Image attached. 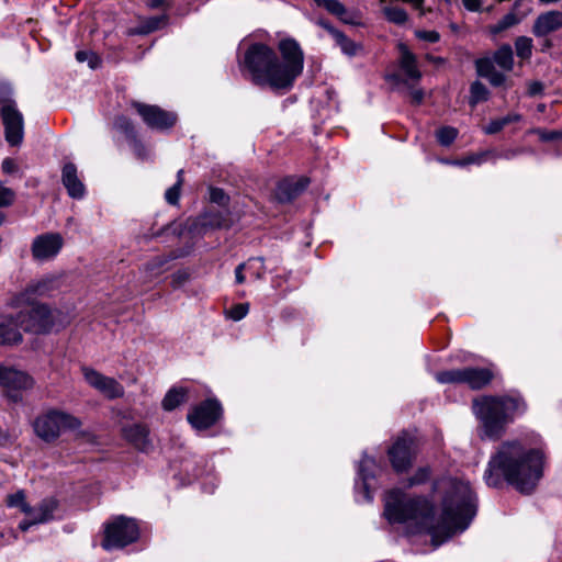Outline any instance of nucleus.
I'll list each match as a JSON object with an SVG mask.
<instances>
[{
    "instance_id": "nucleus-1",
    "label": "nucleus",
    "mask_w": 562,
    "mask_h": 562,
    "mask_svg": "<svg viewBox=\"0 0 562 562\" xmlns=\"http://www.w3.org/2000/svg\"><path fill=\"white\" fill-rule=\"evenodd\" d=\"M474 495L468 483L452 482L451 494L442 503V514L435 518L432 503L423 496L406 497L400 488L387 492L384 516L390 522H412L417 532L450 536L464 529L475 514Z\"/></svg>"
},
{
    "instance_id": "nucleus-2",
    "label": "nucleus",
    "mask_w": 562,
    "mask_h": 562,
    "mask_svg": "<svg viewBox=\"0 0 562 562\" xmlns=\"http://www.w3.org/2000/svg\"><path fill=\"white\" fill-rule=\"evenodd\" d=\"M278 49L280 58L270 46L254 43L245 52L243 67L254 85L286 93L303 72L304 53L293 38L281 40Z\"/></svg>"
},
{
    "instance_id": "nucleus-3",
    "label": "nucleus",
    "mask_w": 562,
    "mask_h": 562,
    "mask_svg": "<svg viewBox=\"0 0 562 562\" xmlns=\"http://www.w3.org/2000/svg\"><path fill=\"white\" fill-rule=\"evenodd\" d=\"M544 453L540 448H528L520 440L499 445L485 471L488 486L499 487L507 482L522 494H530L543 475Z\"/></svg>"
},
{
    "instance_id": "nucleus-4",
    "label": "nucleus",
    "mask_w": 562,
    "mask_h": 562,
    "mask_svg": "<svg viewBox=\"0 0 562 562\" xmlns=\"http://www.w3.org/2000/svg\"><path fill=\"white\" fill-rule=\"evenodd\" d=\"M473 411L481 422V437L491 440L501 439L508 424L526 411L520 396H482L473 401Z\"/></svg>"
},
{
    "instance_id": "nucleus-5",
    "label": "nucleus",
    "mask_w": 562,
    "mask_h": 562,
    "mask_svg": "<svg viewBox=\"0 0 562 562\" xmlns=\"http://www.w3.org/2000/svg\"><path fill=\"white\" fill-rule=\"evenodd\" d=\"M81 425L78 417L59 409L45 411L32 423L35 435L46 443L56 441L66 430L79 429Z\"/></svg>"
},
{
    "instance_id": "nucleus-6",
    "label": "nucleus",
    "mask_w": 562,
    "mask_h": 562,
    "mask_svg": "<svg viewBox=\"0 0 562 562\" xmlns=\"http://www.w3.org/2000/svg\"><path fill=\"white\" fill-rule=\"evenodd\" d=\"M139 538V527L135 519L117 516L104 526L101 546L104 550L123 549Z\"/></svg>"
},
{
    "instance_id": "nucleus-7",
    "label": "nucleus",
    "mask_w": 562,
    "mask_h": 562,
    "mask_svg": "<svg viewBox=\"0 0 562 562\" xmlns=\"http://www.w3.org/2000/svg\"><path fill=\"white\" fill-rule=\"evenodd\" d=\"M416 454L415 439L407 431L401 432L387 450L390 463L396 473L407 472Z\"/></svg>"
},
{
    "instance_id": "nucleus-8",
    "label": "nucleus",
    "mask_w": 562,
    "mask_h": 562,
    "mask_svg": "<svg viewBox=\"0 0 562 562\" xmlns=\"http://www.w3.org/2000/svg\"><path fill=\"white\" fill-rule=\"evenodd\" d=\"M15 317L20 328L26 333L45 334L54 325L52 311L45 304H32L30 310L20 311Z\"/></svg>"
},
{
    "instance_id": "nucleus-9",
    "label": "nucleus",
    "mask_w": 562,
    "mask_h": 562,
    "mask_svg": "<svg viewBox=\"0 0 562 562\" xmlns=\"http://www.w3.org/2000/svg\"><path fill=\"white\" fill-rule=\"evenodd\" d=\"M0 115L4 126L5 140L11 146L20 145L24 136V119L15 102L13 100L4 101L0 109Z\"/></svg>"
},
{
    "instance_id": "nucleus-10",
    "label": "nucleus",
    "mask_w": 562,
    "mask_h": 562,
    "mask_svg": "<svg viewBox=\"0 0 562 562\" xmlns=\"http://www.w3.org/2000/svg\"><path fill=\"white\" fill-rule=\"evenodd\" d=\"M132 106L140 115L144 123L153 130H168L177 122L176 113L166 111L158 105H150L134 101L132 102Z\"/></svg>"
},
{
    "instance_id": "nucleus-11",
    "label": "nucleus",
    "mask_w": 562,
    "mask_h": 562,
    "mask_svg": "<svg viewBox=\"0 0 562 562\" xmlns=\"http://www.w3.org/2000/svg\"><path fill=\"white\" fill-rule=\"evenodd\" d=\"M64 246V238L59 233H44L36 236L31 245L32 257L36 261L54 259Z\"/></svg>"
},
{
    "instance_id": "nucleus-12",
    "label": "nucleus",
    "mask_w": 562,
    "mask_h": 562,
    "mask_svg": "<svg viewBox=\"0 0 562 562\" xmlns=\"http://www.w3.org/2000/svg\"><path fill=\"white\" fill-rule=\"evenodd\" d=\"M222 415V407L215 400H206L188 414V422L193 428L203 430L213 426Z\"/></svg>"
},
{
    "instance_id": "nucleus-13",
    "label": "nucleus",
    "mask_w": 562,
    "mask_h": 562,
    "mask_svg": "<svg viewBox=\"0 0 562 562\" xmlns=\"http://www.w3.org/2000/svg\"><path fill=\"white\" fill-rule=\"evenodd\" d=\"M82 373L87 383L109 400L124 395V387L114 378L106 376L94 369L83 367Z\"/></svg>"
},
{
    "instance_id": "nucleus-14",
    "label": "nucleus",
    "mask_w": 562,
    "mask_h": 562,
    "mask_svg": "<svg viewBox=\"0 0 562 562\" xmlns=\"http://www.w3.org/2000/svg\"><path fill=\"white\" fill-rule=\"evenodd\" d=\"M0 385L8 390H27L33 386V379L25 372L0 366Z\"/></svg>"
},
{
    "instance_id": "nucleus-15",
    "label": "nucleus",
    "mask_w": 562,
    "mask_h": 562,
    "mask_svg": "<svg viewBox=\"0 0 562 562\" xmlns=\"http://www.w3.org/2000/svg\"><path fill=\"white\" fill-rule=\"evenodd\" d=\"M308 186L306 178L284 179L280 181L274 191V198L280 203H288L297 198Z\"/></svg>"
},
{
    "instance_id": "nucleus-16",
    "label": "nucleus",
    "mask_w": 562,
    "mask_h": 562,
    "mask_svg": "<svg viewBox=\"0 0 562 562\" xmlns=\"http://www.w3.org/2000/svg\"><path fill=\"white\" fill-rule=\"evenodd\" d=\"M494 379V373L488 368L465 367L463 368V384L471 390L479 391L487 386Z\"/></svg>"
},
{
    "instance_id": "nucleus-17",
    "label": "nucleus",
    "mask_w": 562,
    "mask_h": 562,
    "mask_svg": "<svg viewBox=\"0 0 562 562\" xmlns=\"http://www.w3.org/2000/svg\"><path fill=\"white\" fill-rule=\"evenodd\" d=\"M23 336L15 315L0 316V345H18L22 342Z\"/></svg>"
},
{
    "instance_id": "nucleus-18",
    "label": "nucleus",
    "mask_w": 562,
    "mask_h": 562,
    "mask_svg": "<svg viewBox=\"0 0 562 562\" xmlns=\"http://www.w3.org/2000/svg\"><path fill=\"white\" fill-rule=\"evenodd\" d=\"M562 27V12L560 11H548L540 14L533 23L532 33L537 37H542L558 31Z\"/></svg>"
},
{
    "instance_id": "nucleus-19",
    "label": "nucleus",
    "mask_w": 562,
    "mask_h": 562,
    "mask_svg": "<svg viewBox=\"0 0 562 562\" xmlns=\"http://www.w3.org/2000/svg\"><path fill=\"white\" fill-rule=\"evenodd\" d=\"M61 181L71 198L81 199L85 195V184L79 179L77 167L72 162L64 166Z\"/></svg>"
},
{
    "instance_id": "nucleus-20",
    "label": "nucleus",
    "mask_w": 562,
    "mask_h": 562,
    "mask_svg": "<svg viewBox=\"0 0 562 562\" xmlns=\"http://www.w3.org/2000/svg\"><path fill=\"white\" fill-rule=\"evenodd\" d=\"M148 435L149 430L139 424H134L123 428L124 439L137 450L143 452L148 451L150 448V440Z\"/></svg>"
},
{
    "instance_id": "nucleus-21",
    "label": "nucleus",
    "mask_w": 562,
    "mask_h": 562,
    "mask_svg": "<svg viewBox=\"0 0 562 562\" xmlns=\"http://www.w3.org/2000/svg\"><path fill=\"white\" fill-rule=\"evenodd\" d=\"M476 74L488 80L493 87H501L506 81V76L495 69L490 57H482L475 60Z\"/></svg>"
},
{
    "instance_id": "nucleus-22",
    "label": "nucleus",
    "mask_w": 562,
    "mask_h": 562,
    "mask_svg": "<svg viewBox=\"0 0 562 562\" xmlns=\"http://www.w3.org/2000/svg\"><path fill=\"white\" fill-rule=\"evenodd\" d=\"M56 289V280L54 278H43L38 281L30 283L20 294V302H30L33 296H44Z\"/></svg>"
},
{
    "instance_id": "nucleus-23",
    "label": "nucleus",
    "mask_w": 562,
    "mask_h": 562,
    "mask_svg": "<svg viewBox=\"0 0 562 562\" xmlns=\"http://www.w3.org/2000/svg\"><path fill=\"white\" fill-rule=\"evenodd\" d=\"M398 48L401 52V68L411 80L418 81L422 77V72L417 67L416 56L405 44H400Z\"/></svg>"
},
{
    "instance_id": "nucleus-24",
    "label": "nucleus",
    "mask_w": 562,
    "mask_h": 562,
    "mask_svg": "<svg viewBox=\"0 0 562 562\" xmlns=\"http://www.w3.org/2000/svg\"><path fill=\"white\" fill-rule=\"evenodd\" d=\"M322 25L331 34L337 45L348 56H355L361 49V46L350 38H348L342 32L334 29L333 26L322 23Z\"/></svg>"
},
{
    "instance_id": "nucleus-25",
    "label": "nucleus",
    "mask_w": 562,
    "mask_h": 562,
    "mask_svg": "<svg viewBox=\"0 0 562 562\" xmlns=\"http://www.w3.org/2000/svg\"><path fill=\"white\" fill-rule=\"evenodd\" d=\"M57 506L58 503L55 498H45L37 507L33 508L31 516H35V521L40 524L47 522L54 518V512L57 509Z\"/></svg>"
},
{
    "instance_id": "nucleus-26",
    "label": "nucleus",
    "mask_w": 562,
    "mask_h": 562,
    "mask_svg": "<svg viewBox=\"0 0 562 562\" xmlns=\"http://www.w3.org/2000/svg\"><path fill=\"white\" fill-rule=\"evenodd\" d=\"M490 58L493 60L494 66L496 64L505 71H510L514 67V54L512 47L508 44L502 45Z\"/></svg>"
},
{
    "instance_id": "nucleus-27",
    "label": "nucleus",
    "mask_w": 562,
    "mask_h": 562,
    "mask_svg": "<svg viewBox=\"0 0 562 562\" xmlns=\"http://www.w3.org/2000/svg\"><path fill=\"white\" fill-rule=\"evenodd\" d=\"M187 401V390L183 387H173L168 391L162 400L165 411H173Z\"/></svg>"
},
{
    "instance_id": "nucleus-28",
    "label": "nucleus",
    "mask_w": 562,
    "mask_h": 562,
    "mask_svg": "<svg viewBox=\"0 0 562 562\" xmlns=\"http://www.w3.org/2000/svg\"><path fill=\"white\" fill-rule=\"evenodd\" d=\"M435 379L441 384H463V368L438 371Z\"/></svg>"
},
{
    "instance_id": "nucleus-29",
    "label": "nucleus",
    "mask_w": 562,
    "mask_h": 562,
    "mask_svg": "<svg viewBox=\"0 0 562 562\" xmlns=\"http://www.w3.org/2000/svg\"><path fill=\"white\" fill-rule=\"evenodd\" d=\"M490 91L481 81L472 82L470 87V100L469 103L474 108L477 103L488 100Z\"/></svg>"
},
{
    "instance_id": "nucleus-30",
    "label": "nucleus",
    "mask_w": 562,
    "mask_h": 562,
    "mask_svg": "<svg viewBox=\"0 0 562 562\" xmlns=\"http://www.w3.org/2000/svg\"><path fill=\"white\" fill-rule=\"evenodd\" d=\"M519 23V19L513 12L504 15L496 24L490 25V33L493 35H497Z\"/></svg>"
},
{
    "instance_id": "nucleus-31",
    "label": "nucleus",
    "mask_w": 562,
    "mask_h": 562,
    "mask_svg": "<svg viewBox=\"0 0 562 562\" xmlns=\"http://www.w3.org/2000/svg\"><path fill=\"white\" fill-rule=\"evenodd\" d=\"M383 13L389 22L396 25H403L408 20L407 12L398 7H385L383 8Z\"/></svg>"
},
{
    "instance_id": "nucleus-32",
    "label": "nucleus",
    "mask_w": 562,
    "mask_h": 562,
    "mask_svg": "<svg viewBox=\"0 0 562 562\" xmlns=\"http://www.w3.org/2000/svg\"><path fill=\"white\" fill-rule=\"evenodd\" d=\"M7 504L10 507H19L24 514L32 515L33 507H31L25 501V494L23 491H19L7 497Z\"/></svg>"
},
{
    "instance_id": "nucleus-33",
    "label": "nucleus",
    "mask_w": 562,
    "mask_h": 562,
    "mask_svg": "<svg viewBox=\"0 0 562 562\" xmlns=\"http://www.w3.org/2000/svg\"><path fill=\"white\" fill-rule=\"evenodd\" d=\"M491 155H496L495 149L485 150L483 153L476 155H470L461 160L448 161L447 164L456 165V166H467L470 164H482L488 159H491Z\"/></svg>"
},
{
    "instance_id": "nucleus-34",
    "label": "nucleus",
    "mask_w": 562,
    "mask_h": 562,
    "mask_svg": "<svg viewBox=\"0 0 562 562\" xmlns=\"http://www.w3.org/2000/svg\"><path fill=\"white\" fill-rule=\"evenodd\" d=\"M515 49L518 57L529 59L532 54V40L527 36H519L515 41Z\"/></svg>"
},
{
    "instance_id": "nucleus-35",
    "label": "nucleus",
    "mask_w": 562,
    "mask_h": 562,
    "mask_svg": "<svg viewBox=\"0 0 562 562\" xmlns=\"http://www.w3.org/2000/svg\"><path fill=\"white\" fill-rule=\"evenodd\" d=\"M115 127L122 132L128 139H135L136 131L133 122L126 116H119L114 122Z\"/></svg>"
},
{
    "instance_id": "nucleus-36",
    "label": "nucleus",
    "mask_w": 562,
    "mask_h": 562,
    "mask_svg": "<svg viewBox=\"0 0 562 562\" xmlns=\"http://www.w3.org/2000/svg\"><path fill=\"white\" fill-rule=\"evenodd\" d=\"M458 136V131L451 126H443L436 132V137L442 146L451 145Z\"/></svg>"
},
{
    "instance_id": "nucleus-37",
    "label": "nucleus",
    "mask_w": 562,
    "mask_h": 562,
    "mask_svg": "<svg viewBox=\"0 0 562 562\" xmlns=\"http://www.w3.org/2000/svg\"><path fill=\"white\" fill-rule=\"evenodd\" d=\"M430 477V469L423 467L416 470V472L406 480V487H413L426 483Z\"/></svg>"
},
{
    "instance_id": "nucleus-38",
    "label": "nucleus",
    "mask_w": 562,
    "mask_h": 562,
    "mask_svg": "<svg viewBox=\"0 0 562 562\" xmlns=\"http://www.w3.org/2000/svg\"><path fill=\"white\" fill-rule=\"evenodd\" d=\"M76 59L79 63L87 61L89 67L92 69H95L101 65V58L95 53H92V52L78 50L76 53Z\"/></svg>"
},
{
    "instance_id": "nucleus-39",
    "label": "nucleus",
    "mask_w": 562,
    "mask_h": 562,
    "mask_svg": "<svg viewBox=\"0 0 562 562\" xmlns=\"http://www.w3.org/2000/svg\"><path fill=\"white\" fill-rule=\"evenodd\" d=\"M527 151H528V149L524 148V147L508 148V149H504L502 151L496 150V155H491V159L492 160H496V159L510 160V159H514L515 157L522 155Z\"/></svg>"
},
{
    "instance_id": "nucleus-40",
    "label": "nucleus",
    "mask_w": 562,
    "mask_h": 562,
    "mask_svg": "<svg viewBox=\"0 0 562 562\" xmlns=\"http://www.w3.org/2000/svg\"><path fill=\"white\" fill-rule=\"evenodd\" d=\"M210 200L212 203H215L223 207L227 206L229 203V196L221 188L210 189Z\"/></svg>"
},
{
    "instance_id": "nucleus-41",
    "label": "nucleus",
    "mask_w": 562,
    "mask_h": 562,
    "mask_svg": "<svg viewBox=\"0 0 562 562\" xmlns=\"http://www.w3.org/2000/svg\"><path fill=\"white\" fill-rule=\"evenodd\" d=\"M182 183V179L177 180V182L166 191L165 199L169 204L176 205L179 202Z\"/></svg>"
},
{
    "instance_id": "nucleus-42",
    "label": "nucleus",
    "mask_w": 562,
    "mask_h": 562,
    "mask_svg": "<svg viewBox=\"0 0 562 562\" xmlns=\"http://www.w3.org/2000/svg\"><path fill=\"white\" fill-rule=\"evenodd\" d=\"M533 133L537 134L542 142H553L562 139V130L549 131L544 128H536Z\"/></svg>"
},
{
    "instance_id": "nucleus-43",
    "label": "nucleus",
    "mask_w": 562,
    "mask_h": 562,
    "mask_svg": "<svg viewBox=\"0 0 562 562\" xmlns=\"http://www.w3.org/2000/svg\"><path fill=\"white\" fill-rule=\"evenodd\" d=\"M319 7L325 8L333 15H337L342 12V8L345 7L338 0H316Z\"/></svg>"
},
{
    "instance_id": "nucleus-44",
    "label": "nucleus",
    "mask_w": 562,
    "mask_h": 562,
    "mask_svg": "<svg viewBox=\"0 0 562 562\" xmlns=\"http://www.w3.org/2000/svg\"><path fill=\"white\" fill-rule=\"evenodd\" d=\"M248 311H249L248 304H246V303L236 304L229 310L228 316L234 321H240L247 315Z\"/></svg>"
},
{
    "instance_id": "nucleus-45",
    "label": "nucleus",
    "mask_w": 562,
    "mask_h": 562,
    "mask_svg": "<svg viewBox=\"0 0 562 562\" xmlns=\"http://www.w3.org/2000/svg\"><path fill=\"white\" fill-rule=\"evenodd\" d=\"M167 263V259L164 257H156L151 261L146 263V269L151 274H158L162 271V267Z\"/></svg>"
},
{
    "instance_id": "nucleus-46",
    "label": "nucleus",
    "mask_w": 562,
    "mask_h": 562,
    "mask_svg": "<svg viewBox=\"0 0 562 562\" xmlns=\"http://www.w3.org/2000/svg\"><path fill=\"white\" fill-rule=\"evenodd\" d=\"M373 459L363 457V459L360 461L359 465V474L363 481L364 488L367 490V481L371 477V474L368 473V467L373 464Z\"/></svg>"
},
{
    "instance_id": "nucleus-47",
    "label": "nucleus",
    "mask_w": 562,
    "mask_h": 562,
    "mask_svg": "<svg viewBox=\"0 0 562 562\" xmlns=\"http://www.w3.org/2000/svg\"><path fill=\"white\" fill-rule=\"evenodd\" d=\"M14 200V193L11 189L5 188L0 182V207L10 205Z\"/></svg>"
},
{
    "instance_id": "nucleus-48",
    "label": "nucleus",
    "mask_w": 562,
    "mask_h": 562,
    "mask_svg": "<svg viewBox=\"0 0 562 562\" xmlns=\"http://www.w3.org/2000/svg\"><path fill=\"white\" fill-rule=\"evenodd\" d=\"M162 18H151L145 22L139 33L147 34L159 29Z\"/></svg>"
},
{
    "instance_id": "nucleus-49",
    "label": "nucleus",
    "mask_w": 562,
    "mask_h": 562,
    "mask_svg": "<svg viewBox=\"0 0 562 562\" xmlns=\"http://www.w3.org/2000/svg\"><path fill=\"white\" fill-rule=\"evenodd\" d=\"M226 222H227L226 218H224L220 215L217 216V215H213L212 213H210L209 215L205 216L204 224L211 225L213 227H224V226H227Z\"/></svg>"
},
{
    "instance_id": "nucleus-50",
    "label": "nucleus",
    "mask_w": 562,
    "mask_h": 562,
    "mask_svg": "<svg viewBox=\"0 0 562 562\" xmlns=\"http://www.w3.org/2000/svg\"><path fill=\"white\" fill-rule=\"evenodd\" d=\"M416 36L430 43H437L440 40L439 33L436 31H416Z\"/></svg>"
},
{
    "instance_id": "nucleus-51",
    "label": "nucleus",
    "mask_w": 562,
    "mask_h": 562,
    "mask_svg": "<svg viewBox=\"0 0 562 562\" xmlns=\"http://www.w3.org/2000/svg\"><path fill=\"white\" fill-rule=\"evenodd\" d=\"M504 127L499 119L492 120L487 125L483 127V132L487 135H493L501 132Z\"/></svg>"
},
{
    "instance_id": "nucleus-52",
    "label": "nucleus",
    "mask_w": 562,
    "mask_h": 562,
    "mask_svg": "<svg viewBox=\"0 0 562 562\" xmlns=\"http://www.w3.org/2000/svg\"><path fill=\"white\" fill-rule=\"evenodd\" d=\"M254 261L255 260H249L248 263H240V265H238L236 267V269H235V278H236V282L238 284H241V283L245 282L244 269L245 268L251 269Z\"/></svg>"
},
{
    "instance_id": "nucleus-53",
    "label": "nucleus",
    "mask_w": 562,
    "mask_h": 562,
    "mask_svg": "<svg viewBox=\"0 0 562 562\" xmlns=\"http://www.w3.org/2000/svg\"><path fill=\"white\" fill-rule=\"evenodd\" d=\"M520 120L521 115L517 113H509L506 116L499 117L503 127H505L508 124L519 122Z\"/></svg>"
},
{
    "instance_id": "nucleus-54",
    "label": "nucleus",
    "mask_w": 562,
    "mask_h": 562,
    "mask_svg": "<svg viewBox=\"0 0 562 562\" xmlns=\"http://www.w3.org/2000/svg\"><path fill=\"white\" fill-rule=\"evenodd\" d=\"M133 142L134 151L138 158H146L147 153L144 145L135 137V139H131Z\"/></svg>"
},
{
    "instance_id": "nucleus-55",
    "label": "nucleus",
    "mask_w": 562,
    "mask_h": 562,
    "mask_svg": "<svg viewBox=\"0 0 562 562\" xmlns=\"http://www.w3.org/2000/svg\"><path fill=\"white\" fill-rule=\"evenodd\" d=\"M1 168L4 173H12L16 170V164L13 159L5 158L2 161Z\"/></svg>"
},
{
    "instance_id": "nucleus-56",
    "label": "nucleus",
    "mask_w": 562,
    "mask_h": 562,
    "mask_svg": "<svg viewBox=\"0 0 562 562\" xmlns=\"http://www.w3.org/2000/svg\"><path fill=\"white\" fill-rule=\"evenodd\" d=\"M464 8L469 11L475 12L481 8V0H462Z\"/></svg>"
},
{
    "instance_id": "nucleus-57",
    "label": "nucleus",
    "mask_w": 562,
    "mask_h": 562,
    "mask_svg": "<svg viewBox=\"0 0 562 562\" xmlns=\"http://www.w3.org/2000/svg\"><path fill=\"white\" fill-rule=\"evenodd\" d=\"M542 90H543V85L539 81H535L529 85L528 93L530 95H537V94L541 93Z\"/></svg>"
},
{
    "instance_id": "nucleus-58",
    "label": "nucleus",
    "mask_w": 562,
    "mask_h": 562,
    "mask_svg": "<svg viewBox=\"0 0 562 562\" xmlns=\"http://www.w3.org/2000/svg\"><path fill=\"white\" fill-rule=\"evenodd\" d=\"M336 16L339 18L345 23H348V24H353L355 23L353 19L351 18L349 12L347 11L346 7H344L342 8V12L337 14Z\"/></svg>"
},
{
    "instance_id": "nucleus-59",
    "label": "nucleus",
    "mask_w": 562,
    "mask_h": 562,
    "mask_svg": "<svg viewBox=\"0 0 562 562\" xmlns=\"http://www.w3.org/2000/svg\"><path fill=\"white\" fill-rule=\"evenodd\" d=\"M412 100L415 104H420L424 99V92L423 90H414L411 92Z\"/></svg>"
},
{
    "instance_id": "nucleus-60",
    "label": "nucleus",
    "mask_w": 562,
    "mask_h": 562,
    "mask_svg": "<svg viewBox=\"0 0 562 562\" xmlns=\"http://www.w3.org/2000/svg\"><path fill=\"white\" fill-rule=\"evenodd\" d=\"M30 520H23L20 522V529L26 531L32 525L38 524L35 521V516H30Z\"/></svg>"
},
{
    "instance_id": "nucleus-61",
    "label": "nucleus",
    "mask_w": 562,
    "mask_h": 562,
    "mask_svg": "<svg viewBox=\"0 0 562 562\" xmlns=\"http://www.w3.org/2000/svg\"><path fill=\"white\" fill-rule=\"evenodd\" d=\"M551 47H552V41H551V40H549V38H546V40L543 41V43H542L541 50H542V52H546V50H548V49H549V48H551Z\"/></svg>"
},
{
    "instance_id": "nucleus-62",
    "label": "nucleus",
    "mask_w": 562,
    "mask_h": 562,
    "mask_svg": "<svg viewBox=\"0 0 562 562\" xmlns=\"http://www.w3.org/2000/svg\"><path fill=\"white\" fill-rule=\"evenodd\" d=\"M8 435L0 429V446H4L8 441Z\"/></svg>"
},
{
    "instance_id": "nucleus-63",
    "label": "nucleus",
    "mask_w": 562,
    "mask_h": 562,
    "mask_svg": "<svg viewBox=\"0 0 562 562\" xmlns=\"http://www.w3.org/2000/svg\"><path fill=\"white\" fill-rule=\"evenodd\" d=\"M177 178H178L177 180H180V179H182V180H183V170H182V169H180V170L178 171V173H177Z\"/></svg>"
},
{
    "instance_id": "nucleus-64",
    "label": "nucleus",
    "mask_w": 562,
    "mask_h": 562,
    "mask_svg": "<svg viewBox=\"0 0 562 562\" xmlns=\"http://www.w3.org/2000/svg\"><path fill=\"white\" fill-rule=\"evenodd\" d=\"M255 277H256L257 279H260V278L262 277V272H261V271H259V270H258V271H256V272H255Z\"/></svg>"
}]
</instances>
